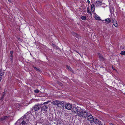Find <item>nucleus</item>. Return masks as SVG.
<instances>
[{
	"mask_svg": "<svg viewBox=\"0 0 125 125\" xmlns=\"http://www.w3.org/2000/svg\"><path fill=\"white\" fill-rule=\"evenodd\" d=\"M77 115L80 117L86 118L88 116V112L85 110L80 109L77 112Z\"/></svg>",
	"mask_w": 125,
	"mask_h": 125,
	"instance_id": "f257e3e1",
	"label": "nucleus"
},
{
	"mask_svg": "<svg viewBox=\"0 0 125 125\" xmlns=\"http://www.w3.org/2000/svg\"><path fill=\"white\" fill-rule=\"evenodd\" d=\"M64 107L66 109L71 110L72 108V105L71 104L68 103L65 104Z\"/></svg>",
	"mask_w": 125,
	"mask_h": 125,
	"instance_id": "f03ea898",
	"label": "nucleus"
},
{
	"mask_svg": "<svg viewBox=\"0 0 125 125\" xmlns=\"http://www.w3.org/2000/svg\"><path fill=\"white\" fill-rule=\"evenodd\" d=\"M40 105L39 104L35 105L33 107V109L34 111H37L39 110L41 107Z\"/></svg>",
	"mask_w": 125,
	"mask_h": 125,
	"instance_id": "7ed1b4c3",
	"label": "nucleus"
},
{
	"mask_svg": "<svg viewBox=\"0 0 125 125\" xmlns=\"http://www.w3.org/2000/svg\"><path fill=\"white\" fill-rule=\"evenodd\" d=\"M87 120L90 121L91 123H92L94 120V118L93 116L91 115H90L87 117Z\"/></svg>",
	"mask_w": 125,
	"mask_h": 125,
	"instance_id": "20e7f679",
	"label": "nucleus"
},
{
	"mask_svg": "<svg viewBox=\"0 0 125 125\" xmlns=\"http://www.w3.org/2000/svg\"><path fill=\"white\" fill-rule=\"evenodd\" d=\"M59 105L58 107L61 108L62 107L63 108L64 106V102L63 101H59Z\"/></svg>",
	"mask_w": 125,
	"mask_h": 125,
	"instance_id": "39448f33",
	"label": "nucleus"
},
{
	"mask_svg": "<svg viewBox=\"0 0 125 125\" xmlns=\"http://www.w3.org/2000/svg\"><path fill=\"white\" fill-rule=\"evenodd\" d=\"M59 101L57 100H55L54 101H53L52 102V104L57 105L58 107L59 105Z\"/></svg>",
	"mask_w": 125,
	"mask_h": 125,
	"instance_id": "423d86ee",
	"label": "nucleus"
},
{
	"mask_svg": "<svg viewBox=\"0 0 125 125\" xmlns=\"http://www.w3.org/2000/svg\"><path fill=\"white\" fill-rule=\"evenodd\" d=\"M95 124H96V125L99 124H101V122L99 121L97 119H94V120L93 121Z\"/></svg>",
	"mask_w": 125,
	"mask_h": 125,
	"instance_id": "0eeeda50",
	"label": "nucleus"
},
{
	"mask_svg": "<svg viewBox=\"0 0 125 125\" xmlns=\"http://www.w3.org/2000/svg\"><path fill=\"white\" fill-rule=\"evenodd\" d=\"M48 108V107L44 105L43 106L42 108V111H44L45 112L47 111V110Z\"/></svg>",
	"mask_w": 125,
	"mask_h": 125,
	"instance_id": "6e6552de",
	"label": "nucleus"
},
{
	"mask_svg": "<svg viewBox=\"0 0 125 125\" xmlns=\"http://www.w3.org/2000/svg\"><path fill=\"white\" fill-rule=\"evenodd\" d=\"M113 24L114 26L116 27H117L118 26L117 22L115 20H114L113 19Z\"/></svg>",
	"mask_w": 125,
	"mask_h": 125,
	"instance_id": "1a4fd4ad",
	"label": "nucleus"
},
{
	"mask_svg": "<svg viewBox=\"0 0 125 125\" xmlns=\"http://www.w3.org/2000/svg\"><path fill=\"white\" fill-rule=\"evenodd\" d=\"M78 110L77 109L76 107H74L72 109V112L74 113H77V112Z\"/></svg>",
	"mask_w": 125,
	"mask_h": 125,
	"instance_id": "9d476101",
	"label": "nucleus"
},
{
	"mask_svg": "<svg viewBox=\"0 0 125 125\" xmlns=\"http://www.w3.org/2000/svg\"><path fill=\"white\" fill-rule=\"evenodd\" d=\"M94 18L97 20H101L100 17L98 16L97 14H95Z\"/></svg>",
	"mask_w": 125,
	"mask_h": 125,
	"instance_id": "9b49d317",
	"label": "nucleus"
},
{
	"mask_svg": "<svg viewBox=\"0 0 125 125\" xmlns=\"http://www.w3.org/2000/svg\"><path fill=\"white\" fill-rule=\"evenodd\" d=\"M102 2L101 1H97L96 3V5L98 6H99L101 4Z\"/></svg>",
	"mask_w": 125,
	"mask_h": 125,
	"instance_id": "f8f14e48",
	"label": "nucleus"
},
{
	"mask_svg": "<svg viewBox=\"0 0 125 125\" xmlns=\"http://www.w3.org/2000/svg\"><path fill=\"white\" fill-rule=\"evenodd\" d=\"M66 67L68 68L69 70H70L71 72H73V69H72V68H71L70 66H68L66 65Z\"/></svg>",
	"mask_w": 125,
	"mask_h": 125,
	"instance_id": "ddd939ff",
	"label": "nucleus"
},
{
	"mask_svg": "<svg viewBox=\"0 0 125 125\" xmlns=\"http://www.w3.org/2000/svg\"><path fill=\"white\" fill-rule=\"evenodd\" d=\"M99 58L100 60L104 61V59L102 56V55H99Z\"/></svg>",
	"mask_w": 125,
	"mask_h": 125,
	"instance_id": "4468645a",
	"label": "nucleus"
},
{
	"mask_svg": "<svg viewBox=\"0 0 125 125\" xmlns=\"http://www.w3.org/2000/svg\"><path fill=\"white\" fill-rule=\"evenodd\" d=\"M104 21L106 22L107 23H109L111 21L109 18L106 19Z\"/></svg>",
	"mask_w": 125,
	"mask_h": 125,
	"instance_id": "2eb2a0df",
	"label": "nucleus"
},
{
	"mask_svg": "<svg viewBox=\"0 0 125 125\" xmlns=\"http://www.w3.org/2000/svg\"><path fill=\"white\" fill-rule=\"evenodd\" d=\"M91 10L92 11H94L95 9L94 5L93 4H92L91 5Z\"/></svg>",
	"mask_w": 125,
	"mask_h": 125,
	"instance_id": "dca6fc26",
	"label": "nucleus"
},
{
	"mask_svg": "<svg viewBox=\"0 0 125 125\" xmlns=\"http://www.w3.org/2000/svg\"><path fill=\"white\" fill-rule=\"evenodd\" d=\"M8 117L7 116H5L1 118L0 120L1 121H3L4 120H5Z\"/></svg>",
	"mask_w": 125,
	"mask_h": 125,
	"instance_id": "f3484780",
	"label": "nucleus"
},
{
	"mask_svg": "<svg viewBox=\"0 0 125 125\" xmlns=\"http://www.w3.org/2000/svg\"><path fill=\"white\" fill-rule=\"evenodd\" d=\"M81 18L83 20H85L86 19V17L85 16H82L81 17Z\"/></svg>",
	"mask_w": 125,
	"mask_h": 125,
	"instance_id": "a211bd4d",
	"label": "nucleus"
},
{
	"mask_svg": "<svg viewBox=\"0 0 125 125\" xmlns=\"http://www.w3.org/2000/svg\"><path fill=\"white\" fill-rule=\"evenodd\" d=\"M33 68H34V69L36 70V71H37L38 72H40V69L38 68H37V67H33Z\"/></svg>",
	"mask_w": 125,
	"mask_h": 125,
	"instance_id": "6ab92c4d",
	"label": "nucleus"
},
{
	"mask_svg": "<svg viewBox=\"0 0 125 125\" xmlns=\"http://www.w3.org/2000/svg\"><path fill=\"white\" fill-rule=\"evenodd\" d=\"M4 74V73L2 71H0V76H1L2 75H3Z\"/></svg>",
	"mask_w": 125,
	"mask_h": 125,
	"instance_id": "aec40b11",
	"label": "nucleus"
},
{
	"mask_svg": "<svg viewBox=\"0 0 125 125\" xmlns=\"http://www.w3.org/2000/svg\"><path fill=\"white\" fill-rule=\"evenodd\" d=\"M22 125H27V124L26 122L24 121H23L22 122Z\"/></svg>",
	"mask_w": 125,
	"mask_h": 125,
	"instance_id": "412c9836",
	"label": "nucleus"
},
{
	"mask_svg": "<svg viewBox=\"0 0 125 125\" xmlns=\"http://www.w3.org/2000/svg\"><path fill=\"white\" fill-rule=\"evenodd\" d=\"M34 92L35 93H38L39 92V91L38 89H36L34 90Z\"/></svg>",
	"mask_w": 125,
	"mask_h": 125,
	"instance_id": "4be33fe9",
	"label": "nucleus"
},
{
	"mask_svg": "<svg viewBox=\"0 0 125 125\" xmlns=\"http://www.w3.org/2000/svg\"><path fill=\"white\" fill-rule=\"evenodd\" d=\"M87 12L88 13L91 14V12L89 10L88 8L87 9Z\"/></svg>",
	"mask_w": 125,
	"mask_h": 125,
	"instance_id": "5701e85b",
	"label": "nucleus"
},
{
	"mask_svg": "<svg viewBox=\"0 0 125 125\" xmlns=\"http://www.w3.org/2000/svg\"><path fill=\"white\" fill-rule=\"evenodd\" d=\"M121 55H125V51H122L120 53Z\"/></svg>",
	"mask_w": 125,
	"mask_h": 125,
	"instance_id": "b1692460",
	"label": "nucleus"
},
{
	"mask_svg": "<svg viewBox=\"0 0 125 125\" xmlns=\"http://www.w3.org/2000/svg\"><path fill=\"white\" fill-rule=\"evenodd\" d=\"M53 46L54 47V48L57 49H59V48L56 46H55V45H53Z\"/></svg>",
	"mask_w": 125,
	"mask_h": 125,
	"instance_id": "393cba45",
	"label": "nucleus"
},
{
	"mask_svg": "<svg viewBox=\"0 0 125 125\" xmlns=\"http://www.w3.org/2000/svg\"><path fill=\"white\" fill-rule=\"evenodd\" d=\"M4 95H3L1 98V99H0V100L1 101H2L3 100V98H4Z\"/></svg>",
	"mask_w": 125,
	"mask_h": 125,
	"instance_id": "a878e982",
	"label": "nucleus"
},
{
	"mask_svg": "<svg viewBox=\"0 0 125 125\" xmlns=\"http://www.w3.org/2000/svg\"><path fill=\"white\" fill-rule=\"evenodd\" d=\"M1 79H2L1 76H0V82L1 81Z\"/></svg>",
	"mask_w": 125,
	"mask_h": 125,
	"instance_id": "bb28decb",
	"label": "nucleus"
},
{
	"mask_svg": "<svg viewBox=\"0 0 125 125\" xmlns=\"http://www.w3.org/2000/svg\"><path fill=\"white\" fill-rule=\"evenodd\" d=\"M10 54H11V55H12L13 54V52L12 51H10Z\"/></svg>",
	"mask_w": 125,
	"mask_h": 125,
	"instance_id": "cd10ccee",
	"label": "nucleus"
},
{
	"mask_svg": "<svg viewBox=\"0 0 125 125\" xmlns=\"http://www.w3.org/2000/svg\"><path fill=\"white\" fill-rule=\"evenodd\" d=\"M87 2L88 3V4H89L90 3V1L89 0H87Z\"/></svg>",
	"mask_w": 125,
	"mask_h": 125,
	"instance_id": "c85d7f7f",
	"label": "nucleus"
},
{
	"mask_svg": "<svg viewBox=\"0 0 125 125\" xmlns=\"http://www.w3.org/2000/svg\"><path fill=\"white\" fill-rule=\"evenodd\" d=\"M48 103V102H45L44 103V104H47Z\"/></svg>",
	"mask_w": 125,
	"mask_h": 125,
	"instance_id": "c756f323",
	"label": "nucleus"
},
{
	"mask_svg": "<svg viewBox=\"0 0 125 125\" xmlns=\"http://www.w3.org/2000/svg\"><path fill=\"white\" fill-rule=\"evenodd\" d=\"M52 118H51V117L49 118V120H52Z\"/></svg>",
	"mask_w": 125,
	"mask_h": 125,
	"instance_id": "7c9ffc66",
	"label": "nucleus"
},
{
	"mask_svg": "<svg viewBox=\"0 0 125 125\" xmlns=\"http://www.w3.org/2000/svg\"><path fill=\"white\" fill-rule=\"evenodd\" d=\"M10 57H11L10 58L11 59H12V55H11Z\"/></svg>",
	"mask_w": 125,
	"mask_h": 125,
	"instance_id": "2f4dec72",
	"label": "nucleus"
},
{
	"mask_svg": "<svg viewBox=\"0 0 125 125\" xmlns=\"http://www.w3.org/2000/svg\"><path fill=\"white\" fill-rule=\"evenodd\" d=\"M50 116H51V117L52 116V114H51Z\"/></svg>",
	"mask_w": 125,
	"mask_h": 125,
	"instance_id": "473e14b6",
	"label": "nucleus"
},
{
	"mask_svg": "<svg viewBox=\"0 0 125 125\" xmlns=\"http://www.w3.org/2000/svg\"><path fill=\"white\" fill-rule=\"evenodd\" d=\"M112 68L113 69V70H115V69H114L113 67H112Z\"/></svg>",
	"mask_w": 125,
	"mask_h": 125,
	"instance_id": "72a5a7b5",
	"label": "nucleus"
}]
</instances>
